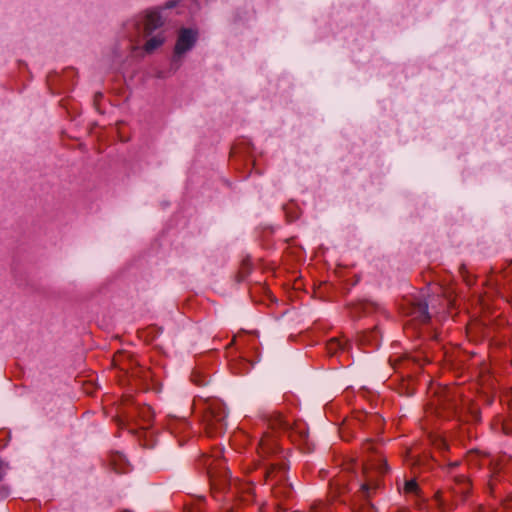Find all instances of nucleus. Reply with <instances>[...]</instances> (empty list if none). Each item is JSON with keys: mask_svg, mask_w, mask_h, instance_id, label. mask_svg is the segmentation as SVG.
<instances>
[{"mask_svg": "<svg viewBox=\"0 0 512 512\" xmlns=\"http://www.w3.org/2000/svg\"><path fill=\"white\" fill-rule=\"evenodd\" d=\"M5 474V467L3 462L0 460V481L3 479Z\"/></svg>", "mask_w": 512, "mask_h": 512, "instance_id": "0eeeda50", "label": "nucleus"}, {"mask_svg": "<svg viewBox=\"0 0 512 512\" xmlns=\"http://www.w3.org/2000/svg\"><path fill=\"white\" fill-rule=\"evenodd\" d=\"M327 347L330 353H335L338 349L341 348V343L337 339H332L328 343Z\"/></svg>", "mask_w": 512, "mask_h": 512, "instance_id": "39448f33", "label": "nucleus"}, {"mask_svg": "<svg viewBox=\"0 0 512 512\" xmlns=\"http://www.w3.org/2000/svg\"><path fill=\"white\" fill-rule=\"evenodd\" d=\"M162 19L157 11H151L146 15L145 30L152 32L162 25Z\"/></svg>", "mask_w": 512, "mask_h": 512, "instance_id": "f03ea898", "label": "nucleus"}, {"mask_svg": "<svg viewBox=\"0 0 512 512\" xmlns=\"http://www.w3.org/2000/svg\"><path fill=\"white\" fill-rule=\"evenodd\" d=\"M164 42V38L161 37L160 35H157L151 39H149L146 44H145V50L147 52H152L153 50H155L156 48H158L159 46L162 45V43Z\"/></svg>", "mask_w": 512, "mask_h": 512, "instance_id": "20e7f679", "label": "nucleus"}, {"mask_svg": "<svg viewBox=\"0 0 512 512\" xmlns=\"http://www.w3.org/2000/svg\"><path fill=\"white\" fill-rule=\"evenodd\" d=\"M197 38V33L191 29L181 30L178 41L176 43L175 51L177 54H182L192 48Z\"/></svg>", "mask_w": 512, "mask_h": 512, "instance_id": "f257e3e1", "label": "nucleus"}, {"mask_svg": "<svg viewBox=\"0 0 512 512\" xmlns=\"http://www.w3.org/2000/svg\"><path fill=\"white\" fill-rule=\"evenodd\" d=\"M412 315L416 318V319H419L420 321L424 322V321H427L429 319V314H428V306L426 303H418L414 308H413V311H412Z\"/></svg>", "mask_w": 512, "mask_h": 512, "instance_id": "7ed1b4c3", "label": "nucleus"}, {"mask_svg": "<svg viewBox=\"0 0 512 512\" xmlns=\"http://www.w3.org/2000/svg\"><path fill=\"white\" fill-rule=\"evenodd\" d=\"M417 490V483L414 480H410L405 484V491L407 493H414Z\"/></svg>", "mask_w": 512, "mask_h": 512, "instance_id": "423d86ee", "label": "nucleus"}]
</instances>
